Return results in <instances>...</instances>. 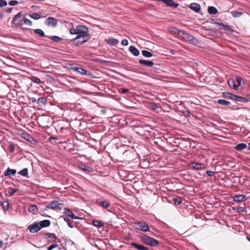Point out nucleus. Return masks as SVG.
<instances>
[{
    "instance_id": "393cba45",
    "label": "nucleus",
    "mask_w": 250,
    "mask_h": 250,
    "mask_svg": "<svg viewBox=\"0 0 250 250\" xmlns=\"http://www.w3.org/2000/svg\"><path fill=\"white\" fill-rule=\"evenodd\" d=\"M52 42H59L62 41V39L57 36H51L48 37Z\"/></svg>"
},
{
    "instance_id": "6e6552de",
    "label": "nucleus",
    "mask_w": 250,
    "mask_h": 250,
    "mask_svg": "<svg viewBox=\"0 0 250 250\" xmlns=\"http://www.w3.org/2000/svg\"><path fill=\"white\" fill-rule=\"evenodd\" d=\"M62 204L57 201H53L51 202L49 205H48V208L56 211L62 210Z\"/></svg>"
},
{
    "instance_id": "052dcab7",
    "label": "nucleus",
    "mask_w": 250,
    "mask_h": 250,
    "mask_svg": "<svg viewBox=\"0 0 250 250\" xmlns=\"http://www.w3.org/2000/svg\"><path fill=\"white\" fill-rule=\"evenodd\" d=\"M3 245V241L0 240V248L2 247Z\"/></svg>"
},
{
    "instance_id": "a211bd4d",
    "label": "nucleus",
    "mask_w": 250,
    "mask_h": 250,
    "mask_svg": "<svg viewBox=\"0 0 250 250\" xmlns=\"http://www.w3.org/2000/svg\"><path fill=\"white\" fill-rule=\"evenodd\" d=\"M189 7L196 12H199L201 9L200 5L197 3H192L190 4Z\"/></svg>"
},
{
    "instance_id": "5fc2aeb1",
    "label": "nucleus",
    "mask_w": 250,
    "mask_h": 250,
    "mask_svg": "<svg viewBox=\"0 0 250 250\" xmlns=\"http://www.w3.org/2000/svg\"><path fill=\"white\" fill-rule=\"evenodd\" d=\"M237 210L239 213L243 212L244 211V208L242 207H239L237 208Z\"/></svg>"
},
{
    "instance_id": "3c124183",
    "label": "nucleus",
    "mask_w": 250,
    "mask_h": 250,
    "mask_svg": "<svg viewBox=\"0 0 250 250\" xmlns=\"http://www.w3.org/2000/svg\"><path fill=\"white\" fill-rule=\"evenodd\" d=\"M120 90V92L122 94L126 93L129 91V89L127 88H121Z\"/></svg>"
},
{
    "instance_id": "09e8293b",
    "label": "nucleus",
    "mask_w": 250,
    "mask_h": 250,
    "mask_svg": "<svg viewBox=\"0 0 250 250\" xmlns=\"http://www.w3.org/2000/svg\"><path fill=\"white\" fill-rule=\"evenodd\" d=\"M32 81H33L34 83H41V80L40 79L37 78V77H33L32 79Z\"/></svg>"
},
{
    "instance_id": "473e14b6",
    "label": "nucleus",
    "mask_w": 250,
    "mask_h": 250,
    "mask_svg": "<svg viewBox=\"0 0 250 250\" xmlns=\"http://www.w3.org/2000/svg\"><path fill=\"white\" fill-rule=\"evenodd\" d=\"M76 70L79 72L81 73L82 74L87 75H88V71L86 70L83 69L82 68H76Z\"/></svg>"
},
{
    "instance_id": "f8f14e48",
    "label": "nucleus",
    "mask_w": 250,
    "mask_h": 250,
    "mask_svg": "<svg viewBox=\"0 0 250 250\" xmlns=\"http://www.w3.org/2000/svg\"><path fill=\"white\" fill-rule=\"evenodd\" d=\"M60 240L55 234L48 233V245H50L51 243H54Z\"/></svg>"
},
{
    "instance_id": "0e129e2a",
    "label": "nucleus",
    "mask_w": 250,
    "mask_h": 250,
    "mask_svg": "<svg viewBox=\"0 0 250 250\" xmlns=\"http://www.w3.org/2000/svg\"><path fill=\"white\" fill-rule=\"evenodd\" d=\"M50 222L49 220H48V227H49L50 226Z\"/></svg>"
},
{
    "instance_id": "423d86ee",
    "label": "nucleus",
    "mask_w": 250,
    "mask_h": 250,
    "mask_svg": "<svg viewBox=\"0 0 250 250\" xmlns=\"http://www.w3.org/2000/svg\"><path fill=\"white\" fill-rule=\"evenodd\" d=\"M23 17L22 16L21 13L19 12L14 17L13 22L16 26H20L23 25Z\"/></svg>"
},
{
    "instance_id": "69168bd1",
    "label": "nucleus",
    "mask_w": 250,
    "mask_h": 250,
    "mask_svg": "<svg viewBox=\"0 0 250 250\" xmlns=\"http://www.w3.org/2000/svg\"><path fill=\"white\" fill-rule=\"evenodd\" d=\"M249 149L250 150V143L249 144Z\"/></svg>"
},
{
    "instance_id": "49530a36",
    "label": "nucleus",
    "mask_w": 250,
    "mask_h": 250,
    "mask_svg": "<svg viewBox=\"0 0 250 250\" xmlns=\"http://www.w3.org/2000/svg\"><path fill=\"white\" fill-rule=\"evenodd\" d=\"M221 25L223 26V29L225 31H232V30L227 25H225L224 24H222Z\"/></svg>"
},
{
    "instance_id": "4be33fe9",
    "label": "nucleus",
    "mask_w": 250,
    "mask_h": 250,
    "mask_svg": "<svg viewBox=\"0 0 250 250\" xmlns=\"http://www.w3.org/2000/svg\"><path fill=\"white\" fill-rule=\"evenodd\" d=\"M131 245L135 247L136 249L138 250H148V248L139 244H138L136 243H132Z\"/></svg>"
},
{
    "instance_id": "a18cd8bd",
    "label": "nucleus",
    "mask_w": 250,
    "mask_h": 250,
    "mask_svg": "<svg viewBox=\"0 0 250 250\" xmlns=\"http://www.w3.org/2000/svg\"><path fill=\"white\" fill-rule=\"evenodd\" d=\"M70 33L71 34H76L77 35V27L76 28H72L70 29Z\"/></svg>"
},
{
    "instance_id": "8fccbe9b",
    "label": "nucleus",
    "mask_w": 250,
    "mask_h": 250,
    "mask_svg": "<svg viewBox=\"0 0 250 250\" xmlns=\"http://www.w3.org/2000/svg\"><path fill=\"white\" fill-rule=\"evenodd\" d=\"M80 167L84 171H88V169L89 168L88 167H86L85 165H81V166Z\"/></svg>"
},
{
    "instance_id": "7c9ffc66",
    "label": "nucleus",
    "mask_w": 250,
    "mask_h": 250,
    "mask_svg": "<svg viewBox=\"0 0 250 250\" xmlns=\"http://www.w3.org/2000/svg\"><path fill=\"white\" fill-rule=\"evenodd\" d=\"M174 204L175 206L179 205L182 202V198L180 196H176L173 199Z\"/></svg>"
},
{
    "instance_id": "f3484780",
    "label": "nucleus",
    "mask_w": 250,
    "mask_h": 250,
    "mask_svg": "<svg viewBox=\"0 0 250 250\" xmlns=\"http://www.w3.org/2000/svg\"><path fill=\"white\" fill-rule=\"evenodd\" d=\"M59 243H60V241L51 243L50 245H48V250H52L54 248H57L58 250H61Z\"/></svg>"
},
{
    "instance_id": "338daca9",
    "label": "nucleus",
    "mask_w": 250,
    "mask_h": 250,
    "mask_svg": "<svg viewBox=\"0 0 250 250\" xmlns=\"http://www.w3.org/2000/svg\"><path fill=\"white\" fill-rule=\"evenodd\" d=\"M247 239H248V240L249 241H250V238L247 237Z\"/></svg>"
},
{
    "instance_id": "bf43d9fd",
    "label": "nucleus",
    "mask_w": 250,
    "mask_h": 250,
    "mask_svg": "<svg viewBox=\"0 0 250 250\" xmlns=\"http://www.w3.org/2000/svg\"><path fill=\"white\" fill-rule=\"evenodd\" d=\"M12 8H9L6 9V12L7 13H11L12 12Z\"/></svg>"
},
{
    "instance_id": "a878e982",
    "label": "nucleus",
    "mask_w": 250,
    "mask_h": 250,
    "mask_svg": "<svg viewBox=\"0 0 250 250\" xmlns=\"http://www.w3.org/2000/svg\"><path fill=\"white\" fill-rule=\"evenodd\" d=\"M247 147V145L245 143H240L235 146V148L238 151H241Z\"/></svg>"
},
{
    "instance_id": "cd10ccee",
    "label": "nucleus",
    "mask_w": 250,
    "mask_h": 250,
    "mask_svg": "<svg viewBox=\"0 0 250 250\" xmlns=\"http://www.w3.org/2000/svg\"><path fill=\"white\" fill-rule=\"evenodd\" d=\"M93 225L97 227H102L104 226V223L100 220H95L92 222Z\"/></svg>"
},
{
    "instance_id": "de8ad7c7",
    "label": "nucleus",
    "mask_w": 250,
    "mask_h": 250,
    "mask_svg": "<svg viewBox=\"0 0 250 250\" xmlns=\"http://www.w3.org/2000/svg\"><path fill=\"white\" fill-rule=\"evenodd\" d=\"M7 2L4 0H0V7H3L7 5Z\"/></svg>"
},
{
    "instance_id": "2eb2a0df",
    "label": "nucleus",
    "mask_w": 250,
    "mask_h": 250,
    "mask_svg": "<svg viewBox=\"0 0 250 250\" xmlns=\"http://www.w3.org/2000/svg\"><path fill=\"white\" fill-rule=\"evenodd\" d=\"M57 20L52 17L48 18V26H50L52 27H55L57 25Z\"/></svg>"
},
{
    "instance_id": "c9c22d12",
    "label": "nucleus",
    "mask_w": 250,
    "mask_h": 250,
    "mask_svg": "<svg viewBox=\"0 0 250 250\" xmlns=\"http://www.w3.org/2000/svg\"><path fill=\"white\" fill-rule=\"evenodd\" d=\"M29 16L35 20H38L41 18V16L39 14L36 13H33L31 14H30Z\"/></svg>"
},
{
    "instance_id": "a19ab883",
    "label": "nucleus",
    "mask_w": 250,
    "mask_h": 250,
    "mask_svg": "<svg viewBox=\"0 0 250 250\" xmlns=\"http://www.w3.org/2000/svg\"><path fill=\"white\" fill-rule=\"evenodd\" d=\"M100 205L104 208H107L109 207L110 204L106 201H102L100 203Z\"/></svg>"
},
{
    "instance_id": "58836bf2",
    "label": "nucleus",
    "mask_w": 250,
    "mask_h": 250,
    "mask_svg": "<svg viewBox=\"0 0 250 250\" xmlns=\"http://www.w3.org/2000/svg\"><path fill=\"white\" fill-rule=\"evenodd\" d=\"M2 207L4 210H7L8 209L9 207L8 202L7 201L3 202L2 203Z\"/></svg>"
},
{
    "instance_id": "b1692460",
    "label": "nucleus",
    "mask_w": 250,
    "mask_h": 250,
    "mask_svg": "<svg viewBox=\"0 0 250 250\" xmlns=\"http://www.w3.org/2000/svg\"><path fill=\"white\" fill-rule=\"evenodd\" d=\"M222 96L224 98H228L232 100H234L235 99L233 97V96H235L236 95L229 92H223L222 94Z\"/></svg>"
},
{
    "instance_id": "6e6d98bb",
    "label": "nucleus",
    "mask_w": 250,
    "mask_h": 250,
    "mask_svg": "<svg viewBox=\"0 0 250 250\" xmlns=\"http://www.w3.org/2000/svg\"><path fill=\"white\" fill-rule=\"evenodd\" d=\"M22 136L23 138H24L26 140L30 141V138H31V137L29 135L25 134H23Z\"/></svg>"
},
{
    "instance_id": "7ed1b4c3",
    "label": "nucleus",
    "mask_w": 250,
    "mask_h": 250,
    "mask_svg": "<svg viewBox=\"0 0 250 250\" xmlns=\"http://www.w3.org/2000/svg\"><path fill=\"white\" fill-rule=\"evenodd\" d=\"M181 39L188 41L190 43L195 44L198 43V41L196 38L191 35L187 33L186 31L182 32V36Z\"/></svg>"
},
{
    "instance_id": "20e7f679",
    "label": "nucleus",
    "mask_w": 250,
    "mask_h": 250,
    "mask_svg": "<svg viewBox=\"0 0 250 250\" xmlns=\"http://www.w3.org/2000/svg\"><path fill=\"white\" fill-rule=\"evenodd\" d=\"M181 39L188 41L190 43L195 44L198 43V41L196 38L191 35L187 33L186 31L182 32V36Z\"/></svg>"
},
{
    "instance_id": "c85d7f7f",
    "label": "nucleus",
    "mask_w": 250,
    "mask_h": 250,
    "mask_svg": "<svg viewBox=\"0 0 250 250\" xmlns=\"http://www.w3.org/2000/svg\"><path fill=\"white\" fill-rule=\"evenodd\" d=\"M208 12L210 14H216L218 12L217 9L214 6H209L208 9Z\"/></svg>"
},
{
    "instance_id": "9b49d317",
    "label": "nucleus",
    "mask_w": 250,
    "mask_h": 250,
    "mask_svg": "<svg viewBox=\"0 0 250 250\" xmlns=\"http://www.w3.org/2000/svg\"><path fill=\"white\" fill-rule=\"evenodd\" d=\"M184 31V30H181L174 27L171 28L170 29L171 33L180 39L182 36V32Z\"/></svg>"
},
{
    "instance_id": "c756f323",
    "label": "nucleus",
    "mask_w": 250,
    "mask_h": 250,
    "mask_svg": "<svg viewBox=\"0 0 250 250\" xmlns=\"http://www.w3.org/2000/svg\"><path fill=\"white\" fill-rule=\"evenodd\" d=\"M28 210L30 212L34 214L37 212L38 208L36 206L32 205L29 207Z\"/></svg>"
},
{
    "instance_id": "e2e57ef3",
    "label": "nucleus",
    "mask_w": 250,
    "mask_h": 250,
    "mask_svg": "<svg viewBox=\"0 0 250 250\" xmlns=\"http://www.w3.org/2000/svg\"><path fill=\"white\" fill-rule=\"evenodd\" d=\"M43 100H44V99H43V98L39 99V102H42Z\"/></svg>"
},
{
    "instance_id": "6ab92c4d",
    "label": "nucleus",
    "mask_w": 250,
    "mask_h": 250,
    "mask_svg": "<svg viewBox=\"0 0 250 250\" xmlns=\"http://www.w3.org/2000/svg\"><path fill=\"white\" fill-rule=\"evenodd\" d=\"M16 173V170L14 169H11L8 168L7 170L4 172V175L5 176H10L11 175H15Z\"/></svg>"
},
{
    "instance_id": "39448f33",
    "label": "nucleus",
    "mask_w": 250,
    "mask_h": 250,
    "mask_svg": "<svg viewBox=\"0 0 250 250\" xmlns=\"http://www.w3.org/2000/svg\"><path fill=\"white\" fill-rule=\"evenodd\" d=\"M89 38V36L79 35L74 39V42L76 45H80L85 43Z\"/></svg>"
},
{
    "instance_id": "9d476101",
    "label": "nucleus",
    "mask_w": 250,
    "mask_h": 250,
    "mask_svg": "<svg viewBox=\"0 0 250 250\" xmlns=\"http://www.w3.org/2000/svg\"><path fill=\"white\" fill-rule=\"evenodd\" d=\"M189 166L194 170H199L206 168V166L203 163H197L195 162H191Z\"/></svg>"
},
{
    "instance_id": "1a4fd4ad",
    "label": "nucleus",
    "mask_w": 250,
    "mask_h": 250,
    "mask_svg": "<svg viewBox=\"0 0 250 250\" xmlns=\"http://www.w3.org/2000/svg\"><path fill=\"white\" fill-rule=\"evenodd\" d=\"M88 29L83 25L77 26V36H89Z\"/></svg>"
},
{
    "instance_id": "37998d69",
    "label": "nucleus",
    "mask_w": 250,
    "mask_h": 250,
    "mask_svg": "<svg viewBox=\"0 0 250 250\" xmlns=\"http://www.w3.org/2000/svg\"><path fill=\"white\" fill-rule=\"evenodd\" d=\"M242 14L243 13L241 12L234 11L232 13V16L234 17H239L242 15Z\"/></svg>"
},
{
    "instance_id": "2f4dec72",
    "label": "nucleus",
    "mask_w": 250,
    "mask_h": 250,
    "mask_svg": "<svg viewBox=\"0 0 250 250\" xmlns=\"http://www.w3.org/2000/svg\"><path fill=\"white\" fill-rule=\"evenodd\" d=\"M142 53L144 57L146 58H150L153 56L152 54L150 52L145 50H143L142 51Z\"/></svg>"
},
{
    "instance_id": "e433bc0d",
    "label": "nucleus",
    "mask_w": 250,
    "mask_h": 250,
    "mask_svg": "<svg viewBox=\"0 0 250 250\" xmlns=\"http://www.w3.org/2000/svg\"><path fill=\"white\" fill-rule=\"evenodd\" d=\"M19 173L23 176H26L28 174L27 168H24L19 172Z\"/></svg>"
},
{
    "instance_id": "ea45409f",
    "label": "nucleus",
    "mask_w": 250,
    "mask_h": 250,
    "mask_svg": "<svg viewBox=\"0 0 250 250\" xmlns=\"http://www.w3.org/2000/svg\"><path fill=\"white\" fill-rule=\"evenodd\" d=\"M235 80L237 82V83H238V84L236 85V86H237V88H238L239 87V86H240L241 85L242 78L241 77H236L235 78Z\"/></svg>"
},
{
    "instance_id": "ddd939ff",
    "label": "nucleus",
    "mask_w": 250,
    "mask_h": 250,
    "mask_svg": "<svg viewBox=\"0 0 250 250\" xmlns=\"http://www.w3.org/2000/svg\"><path fill=\"white\" fill-rule=\"evenodd\" d=\"M247 198L246 197V195L243 194L236 195L233 197V201L237 202H240L246 201Z\"/></svg>"
},
{
    "instance_id": "aec40b11",
    "label": "nucleus",
    "mask_w": 250,
    "mask_h": 250,
    "mask_svg": "<svg viewBox=\"0 0 250 250\" xmlns=\"http://www.w3.org/2000/svg\"><path fill=\"white\" fill-rule=\"evenodd\" d=\"M129 51L133 54L135 56H139L140 52L138 49H137L134 46H130L129 48Z\"/></svg>"
},
{
    "instance_id": "412c9836",
    "label": "nucleus",
    "mask_w": 250,
    "mask_h": 250,
    "mask_svg": "<svg viewBox=\"0 0 250 250\" xmlns=\"http://www.w3.org/2000/svg\"><path fill=\"white\" fill-rule=\"evenodd\" d=\"M106 41L107 43L111 45H116L119 42V41L117 39L113 38H109L106 40Z\"/></svg>"
},
{
    "instance_id": "bb28decb",
    "label": "nucleus",
    "mask_w": 250,
    "mask_h": 250,
    "mask_svg": "<svg viewBox=\"0 0 250 250\" xmlns=\"http://www.w3.org/2000/svg\"><path fill=\"white\" fill-rule=\"evenodd\" d=\"M233 97L235 99L234 100V101H236V102H241L246 103L248 101V100L246 98H245L244 97H241V96H238L236 95L235 96H233Z\"/></svg>"
},
{
    "instance_id": "f704fd0d",
    "label": "nucleus",
    "mask_w": 250,
    "mask_h": 250,
    "mask_svg": "<svg viewBox=\"0 0 250 250\" xmlns=\"http://www.w3.org/2000/svg\"><path fill=\"white\" fill-rule=\"evenodd\" d=\"M36 34L39 35L40 37H45L44 33L42 30L40 29H37L34 30Z\"/></svg>"
},
{
    "instance_id": "72a5a7b5",
    "label": "nucleus",
    "mask_w": 250,
    "mask_h": 250,
    "mask_svg": "<svg viewBox=\"0 0 250 250\" xmlns=\"http://www.w3.org/2000/svg\"><path fill=\"white\" fill-rule=\"evenodd\" d=\"M217 103L221 105H228L230 104V102L223 99H219L218 100Z\"/></svg>"
},
{
    "instance_id": "5701e85b",
    "label": "nucleus",
    "mask_w": 250,
    "mask_h": 250,
    "mask_svg": "<svg viewBox=\"0 0 250 250\" xmlns=\"http://www.w3.org/2000/svg\"><path fill=\"white\" fill-rule=\"evenodd\" d=\"M228 83L230 87L233 88L235 90H237V86L235 84V81L232 79H229L228 81Z\"/></svg>"
},
{
    "instance_id": "680f3d73",
    "label": "nucleus",
    "mask_w": 250,
    "mask_h": 250,
    "mask_svg": "<svg viewBox=\"0 0 250 250\" xmlns=\"http://www.w3.org/2000/svg\"><path fill=\"white\" fill-rule=\"evenodd\" d=\"M156 107H157V106L155 104L153 105L152 106V108L154 109H156Z\"/></svg>"
},
{
    "instance_id": "4d7b16f0",
    "label": "nucleus",
    "mask_w": 250,
    "mask_h": 250,
    "mask_svg": "<svg viewBox=\"0 0 250 250\" xmlns=\"http://www.w3.org/2000/svg\"><path fill=\"white\" fill-rule=\"evenodd\" d=\"M122 44L124 46L127 45L128 44V41L126 39H124L122 41Z\"/></svg>"
},
{
    "instance_id": "603ef678",
    "label": "nucleus",
    "mask_w": 250,
    "mask_h": 250,
    "mask_svg": "<svg viewBox=\"0 0 250 250\" xmlns=\"http://www.w3.org/2000/svg\"><path fill=\"white\" fill-rule=\"evenodd\" d=\"M214 173H215L214 172L212 171L207 170L206 171V174L209 176H213L214 175Z\"/></svg>"
},
{
    "instance_id": "79ce46f5",
    "label": "nucleus",
    "mask_w": 250,
    "mask_h": 250,
    "mask_svg": "<svg viewBox=\"0 0 250 250\" xmlns=\"http://www.w3.org/2000/svg\"><path fill=\"white\" fill-rule=\"evenodd\" d=\"M64 220L67 222V225L69 226V227H70L71 228H73V226L72 224L71 223V222L68 218L64 217Z\"/></svg>"
},
{
    "instance_id": "dca6fc26",
    "label": "nucleus",
    "mask_w": 250,
    "mask_h": 250,
    "mask_svg": "<svg viewBox=\"0 0 250 250\" xmlns=\"http://www.w3.org/2000/svg\"><path fill=\"white\" fill-rule=\"evenodd\" d=\"M139 62L142 65L149 67H152L154 65L153 62L151 61H146L140 59L139 60Z\"/></svg>"
},
{
    "instance_id": "4468645a",
    "label": "nucleus",
    "mask_w": 250,
    "mask_h": 250,
    "mask_svg": "<svg viewBox=\"0 0 250 250\" xmlns=\"http://www.w3.org/2000/svg\"><path fill=\"white\" fill-rule=\"evenodd\" d=\"M64 210L65 214L68 217H71V218L74 219H78L80 218V217L75 216L74 214V213L72 212V211L68 208H64Z\"/></svg>"
},
{
    "instance_id": "864d4df0",
    "label": "nucleus",
    "mask_w": 250,
    "mask_h": 250,
    "mask_svg": "<svg viewBox=\"0 0 250 250\" xmlns=\"http://www.w3.org/2000/svg\"><path fill=\"white\" fill-rule=\"evenodd\" d=\"M18 3V1L17 0H11L9 3V4L10 5H15L17 4Z\"/></svg>"
},
{
    "instance_id": "f257e3e1",
    "label": "nucleus",
    "mask_w": 250,
    "mask_h": 250,
    "mask_svg": "<svg viewBox=\"0 0 250 250\" xmlns=\"http://www.w3.org/2000/svg\"><path fill=\"white\" fill-rule=\"evenodd\" d=\"M47 227V220H44L40 222H34L28 226L27 229L31 233H35L42 228Z\"/></svg>"
},
{
    "instance_id": "0eeeda50",
    "label": "nucleus",
    "mask_w": 250,
    "mask_h": 250,
    "mask_svg": "<svg viewBox=\"0 0 250 250\" xmlns=\"http://www.w3.org/2000/svg\"><path fill=\"white\" fill-rule=\"evenodd\" d=\"M135 228L139 230L143 231H147L149 230V227L144 221L138 222L134 223Z\"/></svg>"
},
{
    "instance_id": "c03bdc74",
    "label": "nucleus",
    "mask_w": 250,
    "mask_h": 250,
    "mask_svg": "<svg viewBox=\"0 0 250 250\" xmlns=\"http://www.w3.org/2000/svg\"><path fill=\"white\" fill-rule=\"evenodd\" d=\"M17 190L16 189H14V188H10L9 189H8V193L9 194H10V195H12L13 194H14L15 193H16L17 192Z\"/></svg>"
},
{
    "instance_id": "13d9d810",
    "label": "nucleus",
    "mask_w": 250,
    "mask_h": 250,
    "mask_svg": "<svg viewBox=\"0 0 250 250\" xmlns=\"http://www.w3.org/2000/svg\"><path fill=\"white\" fill-rule=\"evenodd\" d=\"M48 140H49L50 142H51L53 140H58V138L54 137H50Z\"/></svg>"
},
{
    "instance_id": "f03ea898",
    "label": "nucleus",
    "mask_w": 250,
    "mask_h": 250,
    "mask_svg": "<svg viewBox=\"0 0 250 250\" xmlns=\"http://www.w3.org/2000/svg\"><path fill=\"white\" fill-rule=\"evenodd\" d=\"M141 239L146 245L151 247H157L159 244L158 240L145 234L141 236Z\"/></svg>"
},
{
    "instance_id": "4c0bfd02",
    "label": "nucleus",
    "mask_w": 250,
    "mask_h": 250,
    "mask_svg": "<svg viewBox=\"0 0 250 250\" xmlns=\"http://www.w3.org/2000/svg\"><path fill=\"white\" fill-rule=\"evenodd\" d=\"M23 24H25L28 26H31L32 24V22L30 20L23 18Z\"/></svg>"
}]
</instances>
